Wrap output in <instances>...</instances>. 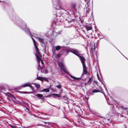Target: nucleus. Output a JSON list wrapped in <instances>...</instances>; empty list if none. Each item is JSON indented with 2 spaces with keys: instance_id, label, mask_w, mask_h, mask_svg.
<instances>
[{
  "instance_id": "1",
  "label": "nucleus",
  "mask_w": 128,
  "mask_h": 128,
  "mask_svg": "<svg viewBox=\"0 0 128 128\" xmlns=\"http://www.w3.org/2000/svg\"><path fill=\"white\" fill-rule=\"evenodd\" d=\"M32 39L34 42L36 50V57L38 61L39 62H40V61L41 64H43V62L40 58L41 56V55L39 52L38 49L37 47L36 41L34 39L32 38Z\"/></svg>"
},
{
  "instance_id": "2",
  "label": "nucleus",
  "mask_w": 128,
  "mask_h": 128,
  "mask_svg": "<svg viewBox=\"0 0 128 128\" xmlns=\"http://www.w3.org/2000/svg\"><path fill=\"white\" fill-rule=\"evenodd\" d=\"M6 94H8L6 95L5 94L6 96H8L10 98V100H12L15 104H16V98L15 96L10 93L6 92Z\"/></svg>"
},
{
  "instance_id": "3",
  "label": "nucleus",
  "mask_w": 128,
  "mask_h": 128,
  "mask_svg": "<svg viewBox=\"0 0 128 128\" xmlns=\"http://www.w3.org/2000/svg\"><path fill=\"white\" fill-rule=\"evenodd\" d=\"M59 66L61 69L63 70L66 72L67 73V72L66 71L64 64L62 62H60L59 64Z\"/></svg>"
},
{
  "instance_id": "4",
  "label": "nucleus",
  "mask_w": 128,
  "mask_h": 128,
  "mask_svg": "<svg viewBox=\"0 0 128 128\" xmlns=\"http://www.w3.org/2000/svg\"><path fill=\"white\" fill-rule=\"evenodd\" d=\"M70 51L72 52V53L74 54L77 56H79V54L78 53V52L76 50L74 49H72Z\"/></svg>"
},
{
  "instance_id": "5",
  "label": "nucleus",
  "mask_w": 128,
  "mask_h": 128,
  "mask_svg": "<svg viewBox=\"0 0 128 128\" xmlns=\"http://www.w3.org/2000/svg\"><path fill=\"white\" fill-rule=\"evenodd\" d=\"M0 2L6 3L9 6H10L11 4V3L9 0H0Z\"/></svg>"
},
{
  "instance_id": "6",
  "label": "nucleus",
  "mask_w": 128,
  "mask_h": 128,
  "mask_svg": "<svg viewBox=\"0 0 128 128\" xmlns=\"http://www.w3.org/2000/svg\"><path fill=\"white\" fill-rule=\"evenodd\" d=\"M37 79L40 80L41 81H42L43 80H44L45 81H46L47 80V79L43 77H38L37 78Z\"/></svg>"
},
{
  "instance_id": "7",
  "label": "nucleus",
  "mask_w": 128,
  "mask_h": 128,
  "mask_svg": "<svg viewBox=\"0 0 128 128\" xmlns=\"http://www.w3.org/2000/svg\"><path fill=\"white\" fill-rule=\"evenodd\" d=\"M5 92V89L2 86H0V92H2L3 93L6 94V93H5L3 91Z\"/></svg>"
},
{
  "instance_id": "8",
  "label": "nucleus",
  "mask_w": 128,
  "mask_h": 128,
  "mask_svg": "<svg viewBox=\"0 0 128 128\" xmlns=\"http://www.w3.org/2000/svg\"><path fill=\"white\" fill-rule=\"evenodd\" d=\"M31 86V84L29 83H27L24 84L22 86L24 87H26L28 86Z\"/></svg>"
},
{
  "instance_id": "9",
  "label": "nucleus",
  "mask_w": 128,
  "mask_h": 128,
  "mask_svg": "<svg viewBox=\"0 0 128 128\" xmlns=\"http://www.w3.org/2000/svg\"><path fill=\"white\" fill-rule=\"evenodd\" d=\"M80 58L82 64L84 63V62L85 60V59L82 56H80Z\"/></svg>"
},
{
  "instance_id": "10",
  "label": "nucleus",
  "mask_w": 128,
  "mask_h": 128,
  "mask_svg": "<svg viewBox=\"0 0 128 128\" xmlns=\"http://www.w3.org/2000/svg\"><path fill=\"white\" fill-rule=\"evenodd\" d=\"M11 18L12 20L14 21V22H15L16 21V16L15 14H14V15H13L12 16H11Z\"/></svg>"
},
{
  "instance_id": "11",
  "label": "nucleus",
  "mask_w": 128,
  "mask_h": 128,
  "mask_svg": "<svg viewBox=\"0 0 128 128\" xmlns=\"http://www.w3.org/2000/svg\"><path fill=\"white\" fill-rule=\"evenodd\" d=\"M50 91V90L49 88H46V89H44L43 90H41V92H49Z\"/></svg>"
},
{
  "instance_id": "12",
  "label": "nucleus",
  "mask_w": 128,
  "mask_h": 128,
  "mask_svg": "<svg viewBox=\"0 0 128 128\" xmlns=\"http://www.w3.org/2000/svg\"><path fill=\"white\" fill-rule=\"evenodd\" d=\"M86 28L87 30H91V26L90 25L87 26H86Z\"/></svg>"
},
{
  "instance_id": "13",
  "label": "nucleus",
  "mask_w": 128,
  "mask_h": 128,
  "mask_svg": "<svg viewBox=\"0 0 128 128\" xmlns=\"http://www.w3.org/2000/svg\"><path fill=\"white\" fill-rule=\"evenodd\" d=\"M9 90L11 91L12 92H16V88H14V89L11 88V89H9Z\"/></svg>"
},
{
  "instance_id": "14",
  "label": "nucleus",
  "mask_w": 128,
  "mask_h": 128,
  "mask_svg": "<svg viewBox=\"0 0 128 128\" xmlns=\"http://www.w3.org/2000/svg\"><path fill=\"white\" fill-rule=\"evenodd\" d=\"M69 75L71 78H73L74 80H78L79 79V78H76L70 74H69Z\"/></svg>"
},
{
  "instance_id": "15",
  "label": "nucleus",
  "mask_w": 128,
  "mask_h": 128,
  "mask_svg": "<svg viewBox=\"0 0 128 128\" xmlns=\"http://www.w3.org/2000/svg\"><path fill=\"white\" fill-rule=\"evenodd\" d=\"M36 96H37L38 98H40L42 97L43 96L42 94H38L36 95Z\"/></svg>"
},
{
  "instance_id": "16",
  "label": "nucleus",
  "mask_w": 128,
  "mask_h": 128,
  "mask_svg": "<svg viewBox=\"0 0 128 128\" xmlns=\"http://www.w3.org/2000/svg\"><path fill=\"white\" fill-rule=\"evenodd\" d=\"M52 96H53L54 97L55 96L58 97H60V96L58 94H51Z\"/></svg>"
},
{
  "instance_id": "17",
  "label": "nucleus",
  "mask_w": 128,
  "mask_h": 128,
  "mask_svg": "<svg viewBox=\"0 0 128 128\" xmlns=\"http://www.w3.org/2000/svg\"><path fill=\"white\" fill-rule=\"evenodd\" d=\"M87 73V71L86 69H83V72L82 74V75H83L84 74H86Z\"/></svg>"
},
{
  "instance_id": "18",
  "label": "nucleus",
  "mask_w": 128,
  "mask_h": 128,
  "mask_svg": "<svg viewBox=\"0 0 128 128\" xmlns=\"http://www.w3.org/2000/svg\"><path fill=\"white\" fill-rule=\"evenodd\" d=\"M83 69H86V67L85 66L84 63L82 64Z\"/></svg>"
},
{
  "instance_id": "19",
  "label": "nucleus",
  "mask_w": 128,
  "mask_h": 128,
  "mask_svg": "<svg viewBox=\"0 0 128 128\" xmlns=\"http://www.w3.org/2000/svg\"><path fill=\"white\" fill-rule=\"evenodd\" d=\"M56 50H59L60 48V47L59 46H57L55 47Z\"/></svg>"
},
{
  "instance_id": "20",
  "label": "nucleus",
  "mask_w": 128,
  "mask_h": 128,
  "mask_svg": "<svg viewBox=\"0 0 128 128\" xmlns=\"http://www.w3.org/2000/svg\"><path fill=\"white\" fill-rule=\"evenodd\" d=\"M35 86L36 88H39L40 87V85L39 84H36Z\"/></svg>"
},
{
  "instance_id": "21",
  "label": "nucleus",
  "mask_w": 128,
  "mask_h": 128,
  "mask_svg": "<svg viewBox=\"0 0 128 128\" xmlns=\"http://www.w3.org/2000/svg\"><path fill=\"white\" fill-rule=\"evenodd\" d=\"M38 38V39L39 40V41L40 42H42V40H43L42 39L40 38Z\"/></svg>"
},
{
  "instance_id": "22",
  "label": "nucleus",
  "mask_w": 128,
  "mask_h": 128,
  "mask_svg": "<svg viewBox=\"0 0 128 128\" xmlns=\"http://www.w3.org/2000/svg\"><path fill=\"white\" fill-rule=\"evenodd\" d=\"M10 127L12 128H16V126L12 125H10Z\"/></svg>"
},
{
  "instance_id": "23",
  "label": "nucleus",
  "mask_w": 128,
  "mask_h": 128,
  "mask_svg": "<svg viewBox=\"0 0 128 128\" xmlns=\"http://www.w3.org/2000/svg\"><path fill=\"white\" fill-rule=\"evenodd\" d=\"M61 85L60 84H59L57 86V87L58 88H60L61 87Z\"/></svg>"
},
{
  "instance_id": "24",
  "label": "nucleus",
  "mask_w": 128,
  "mask_h": 128,
  "mask_svg": "<svg viewBox=\"0 0 128 128\" xmlns=\"http://www.w3.org/2000/svg\"><path fill=\"white\" fill-rule=\"evenodd\" d=\"M98 92V90H93V92Z\"/></svg>"
},
{
  "instance_id": "25",
  "label": "nucleus",
  "mask_w": 128,
  "mask_h": 128,
  "mask_svg": "<svg viewBox=\"0 0 128 128\" xmlns=\"http://www.w3.org/2000/svg\"><path fill=\"white\" fill-rule=\"evenodd\" d=\"M16 108H15V110H16Z\"/></svg>"
},
{
  "instance_id": "26",
  "label": "nucleus",
  "mask_w": 128,
  "mask_h": 128,
  "mask_svg": "<svg viewBox=\"0 0 128 128\" xmlns=\"http://www.w3.org/2000/svg\"><path fill=\"white\" fill-rule=\"evenodd\" d=\"M26 92V93H27V92Z\"/></svg>"
}]
</instances>
